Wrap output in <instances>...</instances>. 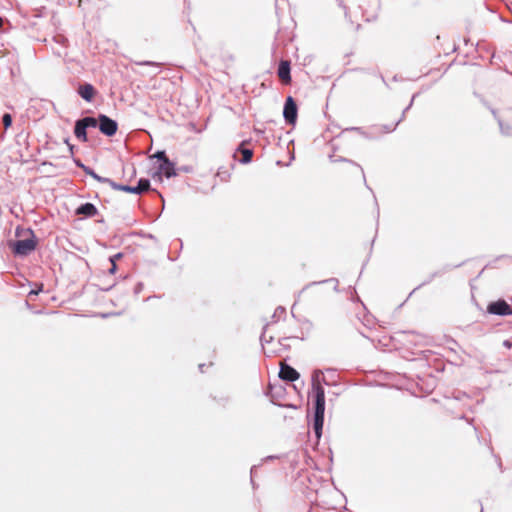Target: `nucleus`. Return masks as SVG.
I'll list each match as a JSON object with an SVG mask.
<instances>
[{"label": "nucleus", "instance_id": "49", "mask_svg": "<svg viewBox=\"0 0 512 512\" xmlns=\"http://www.w3.org/2000/svg\"><path fill=\"white\" fill-rule=\"evenodd\" d=\"M6 131L0 132V140H3L5 138Z\"/></svg>", "mask_w": 512, "mask_h": 512}, {"label": "nucleus", "instance_id": "38", "mask_svg": "<svg viewBox=\"0 0 512 512\" xmlns=\"http://www.w3.org/2000/svg\"><path fill=\"white\" fill-rule=\"evenodd\" d=\"M137 65H140V66H155V67H158L159 64L157 62H154V61H141V62H136Z\"/></svg>", "mask_w": 512, "mask_h": 512}, {"label": "nucleus", "instance_id": "5", "mask_svg": "<svg viewBox=\"0 0 512 512\" xmlns=\"http://www.w3.org/2000/svg\"><path fill=\"white\" fill-rule=\"evenodd\" d=\"M98 119V129L103 135H105L106 137H113L116 135L118 131V123L116 120L110 118L109 116L103 113L98 114Z\"/></svg>", "mask_w": 512, "mask_h": 512}, {"label": "nucleus", "instance_id": "45", "mask_svg": "<svg viewBox=\"0 0 512 512\" xmlns=\"http://www.w3.org/2000/svg\"><path fill=\"white\" fill-rule=\"evenodd\" d=\"M144 237H146L148 239H152V240L156 239V237L153 234H150V233L144 234Z\"/></svg>", "mask_w": 512, "mask_h": 512}, {"label": "nucleus", "instance_id": "57", "mask_svg": "<svg viewBox=\"0 0 512 512\" xmlns=\"http://www.w3.org/2000/svg\"><path fill=\"white\" fill-rule=\"evenodd\" d=\"M151 191H155L156 194L160 197V198H163V195L159 192V191H156L155 189L152 188Z\"/></svg>", "mask_w": 512, "mask_h": 512}, {"label": "nucleus", "instance_id": "11", "mask_svg": "<svg viewBox=\"0 0 512 512\" xmlns=\"http://www.w3.org/2000/svg\"><path fill=\"white\" fill-rule=\"evenodd\" d=\"M314 385H326V386H337L338 385V381L337 380H333V381H330L325 375H324V372L323 370H320V369H315L313 372H312V377H311V387L314 388Z\"/></svg>", "mask_w": 512, "mask_h": 512}, {"label": "nucleus", "instance_id": "40", "mask_svg": "<svg viewBox=\"0 0 512 512\" xmlns=\"http://www.w3.org/2000/svg\"><path fill=\"white\" fill-rule=\"evenodd\" d=\"M338 2V5L343 8L345 17H348V7L344 5L343 0H336Z\"/></svg>", "mask_w": 512, "mask_h": 512}, {"label": "nucleus", "instance_id": "22", "mask_svg": "<svg viewBox=\"0 0 512 512\" xmlns=\"http://www.w3.org/2000/svg\"><path fill=\"white\" fill-rule=\"evenodd\" d=\"M1 120H2V124H3V127H4L5 131L12 126L13 117H12V115L10 113H4L2 115Z\"/></svg>", "mask_w": 512, "mask_h": 512}, {"label": "nucleus", "instance_id": "39", "mask_svg": "<svg viewBox=\"0 0 512 512\" xmlns=\"http://www.w3.org/2000/svg\"><path fill=\"white\" fill-rule=\"evenodd\" d=\"M488 110L491 112L493 118L497 121V123H499V120H502V118L498 114V111L495 108L490 106Z\"/></svg>", "mask_w": 512, "mask_h": 512}, {"label": "nucleus", "instance_id": "62", "mask_svg": "<svg viewBox=\"0 0 512 512\" xmlns=\"http://www.w3.org/2000/svg\"><path fill=\"white\" fill-rule=\"evenodd\" d=\"M364 183H366V180L364 181ZM365 187H366L367 189H370V186H369L368 184H365Z\"/></svg>", "mask_w": 512, "mask_h": 512}, {"label": "nucleus", "instance_id": "27", "mask_svg": "<svg viewBox=\"0 0 512 512\" xmlns=\"http://www.w3.org/2000/svg\"><path fill=\"white\" fill-rule=\"evenodd\" d=\"M329 281H334V282L336 283V285L338 284V279H336V278H331V279H329ZM326 282H328V280L318 281V282L313 281V282H311V283L307 284L306 286H304V287L302 288V290H300V291H299V293H298V297L301 295V293H303V292H304L307 288H309L310 286L318 285V284H322V283H326Z\"/></svg>", "mask_w": 512, "mask_h": 512}, {"label": "nucleus", "instance_id": "34", "mask_svg": "<svg viewBox=\"0 0 512 512\" xmlns=\"http://www.w3.org/2000/svg\"><path fill=\"white\" fill-rule=\"evenodd\" d=\"M144 288V284L142 282H137L134 286L133 292L137 296L139 295Z\"/></svg>", "mask_w": 512, "mask_h": 512}, {"label": "nucleus", "instance_id": "24", "mask_svg": "<svg viewBox=\"0 0 512 512\" xmlns=\"http://www.w3.org/2000/svg\"><path fill=\"white\" fill-rule=\"evenodd\" d=\"M152 158L156 159L158 161V164L159 163H163L165 160L169 159L167 157V154H166V151L165 150H157Z\"/></svg>", "mask_w": 512, "mask_h": 512}, {"label": "nucleus", "instance_id": "26", "mask_svg": "<svg viewBox=\"0 0 512 512\" xmlns=\"http://www.w3.org/2000/svg\"><path fill=\"white\" fill-rule=\"evenodd\" d=\"M286 315V309L285 307L283 306H278L273 315H272V319H273V322H277L278 319L281 317V316H285Z\"/></svg>", "mask_w": 512, "mask_h": 512}, {"label": "nucleus", "instance_id": "44", "mask_svg": "<svg viewBox=\"0 0 512 512\" xmlns=\"http://www.w3.org/2000/svg\"><path fill=\"white\" fill-rule=\"evenodd\" d=\"M255 469H256V467H255V466H253V467L251 468V471H250V473H251V483H252L253 487H255V482H254V480H253V473H254V470H255Z\"/></svg>", "mask_w": 512, "mask_h": 512}, {"label": "nucleus", "instance_id": "31", "mask_svg": "<svg viewBox=\"0 0 512 512\" xmlns=\"http://www.w3.org/2000/svg\"><path fill=\"white\" fill-rule=\"evenodd\" d=\"M344 131H356L357 133H359L360 135L368 138V135L367 133L363 130L362 127H349V128H346Z\"/></svg>", "mask_w": 512, "mask_h": 512}, {"label": "nucleus", "instance_id": "29", "mask_svg": "<svg viewBox=\"0 0 512 512\" xmlns=\"http://www.w3.org/2000/svg\"><path fill=\"white\" fill-rule=\"evenodd\" d=\"M474 96L477 97L480 101V103L486 107L487 109L490 108V103L485 99V97H483L481 94L477 93V92H474Z\"/></svg>", "mask_w": 512, "mask_h": 512}, {"label": "nucleus", "instance_id": "6", "mask_svg": "<svg viewBox=\"0 0 512 512\" xmlns=\"http://www.w3.org/2000/svg\"><path fill=\"white\" fill-rule=\"evenodd\" d=\"M152 190L150 179L140 178L136 185L124 184V191L126 193L141 195L146 191Z\"/></svg>", "mask_w": 512, "mask_h": 512}, {"label": "nucleus", "instance_id": "52", "mask_svg": "<svg viewBox=\"0 0 512 512\" xmlns=\"http://www.w3.org/2000/svg\"><path fill=\"white\" fill-rule=\"evenodd\" d=\"M4 21H5V19L0 16V28H2Z\"/></svg>", "mask_w": 512, "mask_h": 512}, {"label": "nucleus", "instance_id": "56", "mask_svg": "<svg viewBox=\"0 0 512 512\" xmlns=\"http://www.w3.org/2000/svg\"><path fill=\"white\" fill-rule=\"evenodd\" d=\"M151 191H155L156 194L160 197V198H163V195L159 192V191H156L155 189L152 188Z\"/></svg>", "mask_w": 512, "mask_h": 512}, {"label": "nucleus", "instance_id": "19", "mask_svg": "<svg viewBox=\"0 0 512 512\" xmlns=\"http://www.w3.org/2000/svg\"><path fill=\"white\" fill-rule=\"evenodd\" d=\"M418 95H419V92L414 93V94L412 95V98H411V100H410L409 104H408V105L405 107V109L403 110V112H402V115H401L400 119L396 122V124L394 125V127L389 128L388 126H385V129L387 130V132H391V131H393V130L396 128V126H397V125H398V124H399V123H400V122L405 118V114H406V112H407L408 110H410V109H411V107L413 106L414 100L416 99V97H418Z\"/></svg>", "mask_w": 512, "mask_h": 512}, {"label": "nucleus", "instance_id": "46", "mask_svg": "<svg viewBox=\"0 0 512 512\" xmlns=\"http://www.w3.org/2000/svg\"><path fill=\"white\" fill-rule=\"evenodd\" d=\"M68 148H69V151H70L71 155H73V154H74V148H75V146H74L73 144H71V143H70V144L68 145Z\"/></svg>", "mask_w": 512, "mask_h": 512}, {"label": "nucleus", "instance_id": "16", "mask_svg": "<svg viewBox=\"0 0 512 512\" xmlns=\"http://www.w3.org/2000/svg\"><path fill=\"white\" fill-rule=\"evenodd\" d=\"M73 132L75 137L79 141L83 143H86L88 141L87 129L82 125V122H80L78 119L75 121Z\"/></svg>", "mask_w": 512, "mask_h": 512}, {"label": "nucleus", "instance_id": "55", "mask_svg": "<svg viewBox=\"0 0 512 512\" xmlns=\"http://www.w3.org/2000/svg\"><path fill=\"white\" fill-rule=\"evenodd\" d=\"M151 191H155L156 194L160 197V198H163V195L159 192V191H156L155 189L152 188Z\"/></svg>", "mask_w": 512, "mask_h": 512}, {"label": "nucleus", "instance_id": "4", "mask_svg": "<svg viewBox=\"0 0 512 512\" xmlns=\"http://www.w3.org/2000/svg\"><path fill=\"white\" fill-rule=\"evenodd\" d=\"M486 312L490 315L501 317L512 316V305H510L505 299L499 298L488 303Z\"/></svg>", "mask_w": 512, "mask_h": 512}, {"label": "nucleus", "instance_id": "2", "mask_svg": "<svg viewBox=\"0 0 512 512\" xmlns=\"http://www.w3.org/2000/svg\"><path fill=\"white\" fill-rule=\"evenodd\" d=\"M312 404H313V417L311 421V427L319 442L322 433H323V425H324V415H325V390L322 385H314L311 392Z\"/></svg>", "mask_w": 512, "mask_h": 512}, {"label": "nucleus", "instance_id": "30", "mask_svg": "<svg viewBox=\"0 0 512 512\" xmlns=\"http://www.w3.org/2000/svg\"><path fill=\"white\" fill-rule=\"evenodd\" d=\"M177 169V175L180 173V172H183V173H192L193 172V167L190 166V165H183V166H180Z\"/></svg>", "mask_w": 512, "mask_h": 512}, {"label": "nucleus", "instance_id": "43", "mask_svg": "<svg viewBox=\"0 0 512 512\" xmlns=\"http://www.w3.org/2000/svg\"><path fill=\"white\" fill-rule=\"evenodd\" d=\"M253 131H254V133H256L259 136L263 135L265 132L264 129H260V128H256V127H254Z\"/></svg>", "mask_w": 512, "mask_h": 512}, {"label": "nucleus", "instance_id": "51", "mask_svg": "<svg viewBox=\"0 0 512 512\" xmlns=\"http://www.w3.org/2000/svg\"><path fill=\"white\" fill-rule=\"evenodd\" d=\"M111 315H112L111 313H103V314H101V316H102L103 318H107V317H109V316H111Z\"/></svg>", "mask_w": 512, "mask_h": 512}, {"label": "nucleus", "instance_id": "61", "mask_svg": "<svg viewBox=\"0 0 512 512\" xmlns=\"http://www.w3.org/2000/svg\"><path fill=\"white\" fill-rule=\"evenodd\" d=\"M30 294H38V291H34V290H32V291L30 292Z\"/></svg>", "mask_w": 512, "mask_h": 512}, {"label": "nucleus", "instance_id": "23", "mask_svg": "<svg viewBox=\"0 0 512 512\" xmlns=\"http://www.w3.org/2000/svg\"><path fill=\"white\" fill-rule=\"evenodd\" d=\"M86 175L88 176H91L93 179H95L97 182H102L103 181V176H100L99 174H97L93 168H91L90 166H87L85 168V170L83 171Z\"/></svg>", "mask_w": 512, "mask_h": 512}, {"label": "nucleus", "instance_id": "20", "mask_svg": "<svg viewBox=\"0 0 512 512\" xmlns=\"http://www.w3.org/2000/svg\"><path fill=\"white\" fill-rule=\"evenodd\" d=\"M101 183L108 184L113 190L122 191V192L124 191V184L117 183L110 178L103 177V181Z\"/></svg>", "mask_w": 512, "mask_h": 512}, {"label": "nucleus", "instance_id": "41", "mask_svg": "<svg viewBox=\"0 0 512 512\" xmlns=\"http://www.w3.org/2000/svg\"><path fill=\"white\" fill-rule=\"evenodd\" d=\"M117 269H118L117 263H111V267L109 268L108 272L110 274H115Z\"/></svg>", "mask_w": 512, "mask_h": 512}, {"label": "nucleus", "instance_id": "50", "mask_svg": "<svg viewBox=\"0 0 512 512\" xmlns=\"http://www.w3.org/2000/svg\"><path fill=\"white\" fill-rule=\"evenodd\" d=\"M303 323H306L309 327L312 326V323L308 319H304Z\"/></svg>", "mask_w": 512, "mask_h": 512}, {"label": "nucleus", "instance_id": "14", "mask_svg": "<svg viewBox=\"0 0 512 512\" xmlns=\"http://www.w3.org/2000/svg\"><path fill=\"white\" fill-rule=\"evenodd\" d=\"M248 142V140H243L236 149L237 152H240L242 154V158L239 160L241 164H249L252 162L253 150L244 147V145Z\"/></svg>", "mask_w": 512, "mask_h": 512}, {"label": "nucleus", "instance_id": "7", "mask_svg": "<svg viewBox=\"0 0 512 512\" xmlns=\"http://www.w3.org/2000/svg\"><path fill=\"white\" fill-rule=\"evenodd\" d=\"M279 378L282 381L293 383L300 378V373L291 365L283 363L280 365Z\"/></svg>", "mask_w": 512, "mask_h": 512}, {"label": "nucleus", "instance_id": "60", "mask_svg": "<svg viewBox=\"0 0 512 512\" xmlns=\"http://www.w3.org/2000/svg\"><path fill=\"white\" fill-rule=\"evenodd\" d=\"M98 223H104V219L97 220Z\"/></svg>", "mask_w": 512, "mask_h": 512}, {"label": "nucleus", "instance_id": "9", "mask_svg": "<svg viewBox=\"0 0 512 512\" xmlns=\"http://www.w3.org/2000/svg\"><path fill=\"white\" fill-rule=\"evenodd\" d=\"M277 76L285 84H289L291 82V62L289 60L281 59L279 61L277 67Z\"/></svg>", "mask_w": 512, "mask_h": 512}, {"label": "nucleus", "instance_id": "37", "mask_svg": "<svg viewBox=\"0 0 512 512\" xmlns=\"http://www.w3.org/2000/svg\"><path fill=\"white\" fill-rule=\"evenodd\" d=\"M272 340H273V337H270L269 339H267L265 336V331L262 332V334L260 336V342H261V345L263 348L266 343H270Z\"/></svg>", "mask_w": 512, "mask_h": 512}, {"label": "nucleus", "instance_id": "42", "mask_svg": "<svg viewBox=\"0 0 512 512\" xmlns=\"http://www.w3.org/2000/svg\"><path fill=\"white\" fill-rule=\"evenodd\" d=\"M502 344L507 349H511L512 348V340H510V339L504 340Z\"/></svg>", "mask_w": 512, "mask_h": 512}, {"label": "nucleus", "instance_id": "36", "mask_svg": "<svg viewBox=\"0 0 512 512\" xmlns=\"http://www.w3.org/2000/svg\"><path fill=\"white\" fill-rule=\"evenodd\" d=\"M73 162L76 165V167L80 168L82 171H84L87 167V165H85L79 158L73 157Z\"/></svg>", "mask_w": 512, "mask_h": 512}, {"label": "nucleus", "instance_id": "47", "mask_svg": "<svg viewBox=\"0 0 512 512\" xmlns=\"http://www.w3.org/2000/svg\"><path fill=\"white\" fill-rule=\"evenodd\" d=\"M22 137H23V133L20 132L16 135V141L19 142L20 140H22Z\"/></svg>", "mask_w": 512, "mask_h": 512}, {"label": "nucleus", "instance_id": "21", "mask_svg": "<svg viewBox=\"0 0 512 512\" xmlns=\"http://www.w3.org/2000/svg\"><path fill=\"white\" fill-rule=\"evenodd\" d=\"M500 129V133L504 136H510L512 135V127L511 125L505 123L503 120H499V123H497Z\"/></svg>", "mask_w": 512, "mask_h": 512}, {"label": "nucleus", "instance_id": "53", "mask_svg": "<svg viewBox=\"0 0 512 512\" xmlns=\"http://www.w3.org/2000/svg\"><path fill=\"white\" fill-rule=\"evenodd\" d=\"M151 191H155L156 194L160 197V198H163V195L159 192V191H156L155 189L152 188Z\"/></svg>", "mask_w": 512, "mask_h": 512}, {"label": "nucleus", "instance_id": "17", "mask_svg": "<svg viewBox=\"0 0 512 512\" xmlns=\"http://www.w3.org/2000/svg\"><path fill=\"white\" fill-rule=\"evenodd\" d=\"M285 392V387L281 384H269V393L271 396L272 402L274 403V399L283 397Z\"/></svg>", "mask_w": 512, "mask_h": 512}, {"label": "nucleus", "instance_id": "12", "mask_svg": "<svg viewBox=\"0 0 512 512\" xmlns=\"http://www.w3.org/2000/svg\"><path fill=\"white\" fill-rule=\"evenodd\" d=\"M156 174L164 175L166 178H172L177 176V169L175 163L170 159L165 160L163 163H159Z\"/></svg>", "mask_w": 512, "mask_h": 512}, {"label": "nucleus", "instance_id": "1", "mask_svg": "<svg viewBox=\"0 0 512 512\" xmlns=\"http://www.w3.org/2000/svg\"><path fill=\"white\" fill-rule=\"evenodd\" d=\"M16 237H25L19 240H9L8 247L17 257H26L36 250L38 238L31 228L17 226L15 229Z\"/></svg>", "mask_w": 512, "mask_h": 512}, {"label": "nucleus", "instance_id": "15", "mask_svg": "<svg viewBox=\"0 0 512 512\" xmlns=\"http://www.w3.org/2000/svg\"><path fill=\"white\" fill-rule=\"evenodd\" d=\"M328 158H329L330 162H333V163L344 162V163L350 164L351 166H353L355 169H357L360 172V174L362 175L363 180L365 181L364 170H363L362 166L359 165L358 163H356L355 161H353L351 159H348V158H345V157H342V156H336L335 154H330L328 156Z\"/></svg>", "mask_w": 512, "mask_h": 512}, {"label": "nucleus", "instance_id": "13", "mask_svg": "<svg viewBox=\"0 0 512 512\" xmlns=\"http://www.w3.org/2000/svg\"><path fill=\"white\" fill-rule=\"evenodd\" d=\"M462 265H463V263H459V264L454 265V266H452V265H450V264H446V265H445V266H443L441 269H439V270H437V271H435V272L431 273V274L427 277V279H425L422 283H420V284H419V285L414 289V291H415V290H417V289H419V288H421V287H423V286H425V285H427V284H429V283H431V282H432L436 277H440V276L444 275L445 273H447L448 271H450V270H452V269H454V268H458V267H460V266H462Z\"/></svg>", "mask_w": 512, "mask_h": 512}, {"label": "nucleus", "instance_id": "59", "mask_svg": "<svg viewBox=\"0 0 512 512\" xmlns=\"http://www.w3.org/2000/svg\"><path fill=\"white\" fill-rule=\"evenodd\" d=\"M275 458H277V457H276V456H268V457H267V459H269V460H273V459H275Z\"/></svg>", "mask_w": 512, "mask_h": 512}, {"label": "nucleus", "instance_id": "48", "mask_svg": "<svg viewBox=\"0 0 512 512\" xmlns=\"http://www.w3.org/2000/svg\"><path fill=\"white\" fill-rule=\"evenodd\" d=\"M205 366H206V364H204V363L203 364H199V370H200L201 373L204 372V367Z\"/></svg>", "mask_w": 512, "mask_h": 512}, {"label": "nucleus", "instance_id": "28", "mask_svg": "<svg viewBox=\"0 0 512 512\" xmlns=\"http://www.w3.org/2000/svg\"><path fill=\"white\" fill-rule=\"evenodd\" d=\"M53 40H54L56 43H58V44H60V45H62V46H66V45H67V43H68V39H67L64 35H60V34H59V35L54 36V37H53Z\"/></svg>", "mask_w": 512, "mask_h": 512}, {"label": "nucleus", "instance_id": "54", "mask_svg": "<svg viewBox=\"0 0 512 512\" xmlns=\"http://www.w3.org/2000/svg\"><path fill=\"white\" fill-rule=\"evenodd\" d=\"M151 191H155L156 194L160 197V198H163V195L159 192V191H156L155 189L152 188Z\"/></svg>", "mask_w": 512, "mask_h": 512}, {"label": "nucleus", "instance_id": "8", "mask_svg": "<svg viewBox=\"0 0 512 512\" xmlns=\"http://www.w3.org/2000/svg\"><path fill=\"white\" fill-rule=\"evenodd\" d=\"M98 213V208L91 202L82 203L75 209V215L85 219L93 218L98 215Z\"/></svg>", "mask_w": 512, "mask_h": 512}, {"label": "nucleus", "instance_id": "18", "mask_svg": "<svg viewBox=\"0 0 512 512\" xmlns=\"http://www.w3.org/2000/svg\"><path fill=\"white\" fill-rule=\"evenodd\" d=\"M80 122H82V125L88 129V128H98L99 125V119L98 117H91V116H85L78 119Z\"/></svg>", "mask_w": 512, "mask_h": 512}, {"label": "nucleus", "instance_id": "63", "mask_svg": "<svg viewBox=\"0 0 512 512\" xmlns=\"http://www.w3.org/2000/svg\"><path fill=\"white\" fill-rule=\"evenodd\" d=\"M364 183H366V180L364 181ZM365 187H366L367 189H370V186H369L368 184H365Z\"/></svg>", "mask_w": 512, "mask_h": 512}, {"label": "nucleus", "instance_id": "10", "mask_svg": "<svg viewBox=\"0 0 512 512\" xmlns=\"http://www.w3.org/2000/svg\"><path fill=\"white\" fill-rule=\"evenodd\" d=\"M77 93L83 100L90 103L94 100L97 94V90L92 84L84 82L82 84H79L77 88Z\"/></svg>", "mask_w": 512, "mask_h": 512}, {"label": "nucleus", "instance_id": "32", "mask_svg": "<svg viewBox=\"0 0 512 512\" xmlns=\"http://www.w3.org/2000/svg\"><path fill=\"white\" fill-rule=\"evenodd\" d=\"M325 371L328 373L327 378H328L330 381L337 380V379H336V376H337V375H336V371H337V370H336L335 368H327Z\"/></svg>", "mask_w": 512, "mask_h": 512}, {"label": "nucleus", "instance_id": "58", "mask_svg": "<svg viewBox=\"0 0 512 512\" xmlns=\"http://www.w3.org/2000/svg\"><path fill=\"white\" fill-rule=\"evenodd\" d=\"M64 143H65V144H67V146H68V145L70 144V142H69V138H65V139H64Z\"/></svg>", "mask_w": 512, "mask_h": 512}, {"label": "nucleus", "instance_id": "25", "mask_svg": "<svg viewBox=\"0 0 512 512\" xmlns=\"http://www.w3.org/2000/svg\"><path fill=\"white\" fill-rule=\"evenodd\" d=\"M216 175L217 177L220 178L221 181H228V179L230 178L229 170L224 167H220Z\"/></svg>", "mask_w": 512, "mask_h": 512}, {"label": "nucleus", "instance_id": "3", "mask_svg": "<svg viewBox=\"0 0 512 512\" xmlns=\"http://www.w3.org/2000/svg\"><path fill=\"white\" fill-rule=\"evenodd\" d=\"M283 118L287 125L295 126L298 119V105L292 96H287L283 105Z\"/></svg>", "mask_w": 512, "mask_h": 512}, {"label": "nucleus", "instance_id": "35", "mask_svg": "<svg viewBox=\"0 0 512 512\" xmlns=\"http://www.w3.org/2000/svg\"><path fill=\"white\" fill-rule=\"evenodd\" d=\"M291 337H283V338H280L279 339V344L286 350H289L290 349V345L287 343V341L290 339Z\"/></svg>", "mask_w": 512, "mask_h": 512}, {"label": "nucleus", "instance_id": "64", "mask_svg": "<svg viewBox=\"0 0 512 512\" xmlns=\"http://www.w3.org/2000/svg\"><path fill=\"white\" fill-rule=\"evenodd\" d=\"M364 183H366V180L364 181ZM365 187H366L367 189H370V186H369L368 184H365Z\"/></svg>", "mask_w": 512, "mask_h": 512}, {"label": "nucleus", "instance_id": "33", "mask_svg": "<svg viewBox=\"0 0 512 512\" xmlns=\"http://www.w3.org/2000/svg\"><path fill=\"white\" fill-rule=\"evenodd\" d=\"M124 254L122 252H118L112 256L109 257L110 263H116L118 260L122 259Z\"/></svg>", "mask_w": 512, "mask_h": 512}]
</instances>
